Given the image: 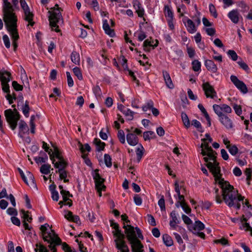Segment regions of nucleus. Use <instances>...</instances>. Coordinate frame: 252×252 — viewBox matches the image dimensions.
<instances>
[{"instance_id":"10","label":"nucleus","mask_w":252,"mask_h":252,"mask_svg":"<svg viewBox=\"0 0 252 252\" xmlns=\"http://www.w3.org/2000/svg\"><path fill=\"white\" fill-rule=\"evenodd\" d=\"M213 110L217 115H225L223 113H230L232 112L231 107L228 105L223 104L221 105L214 104Z\"/></svg>"},{"instance_id":"8","label":"nucleus","mask_w":252,"mask_h":252,"mask_svg":"<svg viewBox=\"0 0 252 252\" xmlns=\"http://www.w3.org/2000/svg\"><path fill=\"white\" fill-rule=\"evenodd\" d=\"M202 140L204 143H202L201 145V148H202L201 154L203 156H207L210 158V160L215 161V158H216L215 156L216 153L209 146V143L206 142L207 139H202Z\"/></svg>"},{"instance_id":"36","label":"nucleus","mask_w":252,"mask_h":252,"mask_svg":"<svg viewBox=\"0 0 252 252\" xmlns=\"http://www.w3.org/2000/svg\"><path fill=\"white\" fill-rule=\"evenodd\" d=\"M42 148L45 150V152L48 153L50 156V159L52 161V163H54L55 159H53V154H51V152H52V149H49V147L48 146L47 143L44 141L42 142Z\"/></svg>"},{"instance_id":"4","label":"nucleus","mask_w":252,"mask_h":252,"mask_svg":"<svg viewBox=\"0 0 252 252\" xmlns=\"http://www.w3.org/2000/svg\"><path fill=\"white\" fill-rule=\"evenodd\" d=\"M2 1L3 20L5 24L17 22V17L11 3L8 0H2Z\"/></svg>"},{"instance_id":"49","label":"nucleus","mask_w":252,"mask_h":252,"mask_svg":"<svg viewBox=\"0 0 252 252\" xmlns=\"http://www.w3.org/2000/svg\"><path fill=\"white\" fill-rule=\"evenodd\" d=\"M104 162L108 167L112 166L111 158L108 154H105L104 156Z\"/></svg>"},{"instance_id":"38","label":"nucleus","mask_w":252,"mask_h":252,"mask_svg":"<svg viewBox=\"0 0 252 252\" xmlns=\"http://www.w3.org/2000/svg\"><path fill=\"white\" fill-rule=\"evenodd\" d=\"M226 148L228 150L229 153L232 155H233V156L236 155L238 152V149L236 147V146L235 145H228L226 146Z\"/></svg>"},{"instance_id":"9","label":"nucleus","mask_w":252,"mask_h":252,"mask_svg":"<svg viewBox=\"0 0 252 252\" xmlns=\"http://www.w3.org/2000/svg\"><path fill=\"white\" fill-rule=\"evenodd\" d=\"M202 88L207 97L212 99L217 97L216 92L209 82L204 83L202 84Z\"/></svg>"},{"instance_id":"60","label":"nucleus","mask_w":252,"mask_h":252,"mask_svg":"<svg viewBox=\"0 0 252 252\" xmlns=\"http://www.w3.org/2000/svg\"><path fill=\"white\" fill-rule=\"evenodd\" d=\"M2 39L3 40V42H4V44L5 47L7 48H10V42L9 38L8 36H7V35L4 34V35H3Z\"/></svg>"},{"instance_id":"15","label":"nucleus","mask_w":252,"mask_h":252,"mask_svg":"<svg viewBox=\"0 0 252 252\" xmlns=\"http://www.w3.org/2000/svg\"><path fill=\"white\" fill-rule=\"evenodd\" d=\"M219 117L220 123L226 128H231L232 127V122L229 117L226 115H217Z\"/></svg>"},{"instance_id":"57","label":"nucleus","mask_w":252,"mask_h":252,"mask_svg":"<svg viewBox=\"0 0 252 252\" xmlns=\"http://www.w3.org/2000/svg\"><path fill=\"white\" fill-rule=\"evenodd\" d=\"M215 193L216 194L215 199L216 202L219 204L221 203L222 202V200L221 199V196L219 194V189H215Z\"/></svg>"},{"instance_id":"17","label":"nucleus","mask_w":252,"mask_h":252,"mask_svg":"<svg viewBox=\"0 0 252 252\" xmlns=\"http://www.w3.org/2000/svg\"><path fill=\"white\" fill-rule=\"evenodd\" d=\"M171 220H170L169 225L173 229H176L177 227V224L180 223V220L177 218L176 213L175 211H172L170 213Z\"/></svg>"},{"instance_id":"20","label":"nucleus","mask_w":252,"mask_h":252,"mask_svg":"<svg viewBox=\"0 0 252 252\" xmlns=\"http://www.w3.org/2000/svg\"><path fill=\"white\" fill-rule=\"evenodd\" d=\"M11 74L5 70H0V80L1 83H8L10 81Z\"/></svg>"},{"instance_id":"26","label":"nucleus","mask_w":252,"mask_h":252,"mask_svg":"<svg viewBox=\"0 0 252 252\" xmlns=\"http://www.w3.org/2000/svg\"><path fill=\"white\" fill-rule=\"evenodd\" d=\"M204 224L201 222L200 220H197L195 221L194 224L192 227L193 231L192 232L194 234L196 233V232L198 231L202 230L204 229Z\"/></svg>"},{"instance_id":"42","label":"nucleus","mask_w":252,"mask_h":252,"mask_svg":"<svg viewBox=\"0 0 252 252\" xmlns=\"http://www.w3.org/2000/svg\"><path fill=\"white\" fill-rule=\"evenodd\" d=\"M155 136V133L152 131H147L143 133V138L145 141L149 140Z\"/></svg>"},{"instance_id":"56","label":"nucleus","mask_w":252,"mask_h":252,"mask_svg":"<svg viewBox=\"0 0 252 252\" xmlns=\"http://www.w3.org/2000/svg\"><path fill=\"white\" fill-rule=\"evenodd\" d=\"M20 212L23 214L22 218L29 222H31L32 220V218L30 217L28 214V212H26L24 210H21Z\"/></svg>"},{"instance_id":"29","label":"nucleus","mask_w":252,"mask_h":252,"mask_svg":"<svg viewBox=\"0 0 252 252\" xmlns=\"http://www.w3.org/2000/svg\"><path fill=\"white\" fill-rule=\"evenodd\" d=\"M94 144L96 145V150L98 152L104 150L105 144L101 142L98 138H94Z\"/></svg>"},{"instance_id":"48","label":"nucleus","mask_w":252,"mask_h":252,"mask_svg":"<svg viewBox=\"0 0 252 252\" xmlns=\"http://www.w3.org/2000/svg\"><path fill=\"white\" fill-rule=\"evenodd\" d=\"M74 74L77 76L80 80L83 79V76L80 69L78 67H75L73 69Z\"/></svg>"},{"instance_id":"22","label":"nucleus","mask_w":252,"mask_h":252,"mask_svg":"<svg viewBox=\"0 0 252 252\" xmlns=\"http://www.w3.org/2000/svg\"><path fill=\"white\" fill-rule=\"evenodd\" d=\"M127 143L131 146H135L138 142V137L133 133H128L126 135Z\"/></svg>"},{"instance_id":"39","label":"nucleus","mask_w":252,"mask_h":252,"mask_svg":"<svg viewBox=\"0 0 252 252\" xmlns=\"http://www.w3.org/2000/svg\"><path fill=\"white\" fill-rule=\"evenodd\" d=\"M20 130L23 133L28 131L29 129L27 124L22 120H21L19 124Z\"/></svg>"},{"instance_id":"7","label":"nucleus","mask_w":252,"mask_h":252,"mask_svg":"<svg viewBox=\"0 0 252 252\" xmlns=\"http://www.w3.org/2000/svg\"><path fill=\"white\" fill-rule=\"evenodd\" d=\"M7 31L9 32L12 39L14 50L16 51L18 47L17 40L19 38V34L17 29V22L5 24Z\"/></svg>"},{"instance_id":"11","label":"nucleus","mask_w":252,"mask_h":252,"mask_svg":"<svg viewBox=\"0 0 252 252\" xmlns=\"http://www.w3.org/2000/svg\"><path fill=\"white\" fill-rule=\"evenodd\" d=\"M230 80L236 87L243 93L246 94L248 92L245 84L243 81L239 80L237 77L232 75L230 76Z\"/></svg>"},{"instance_id":"24","label":"nucleus","mask_w":252,"mask_h":252,"mask_svg":"<svg viewBox=\"0 0 252 252\" xmlns=\"http://www.w3.org/2000/svg\"><path fill=\"white\" fill-rule=\"evenodd\" d=\"M103 29L105 32L110 37H114L115 35L114 31L111 29L107 20H103Z\"/></svg>"},{"instance_id":"62","label":"nucleus","mask_w":252,"mask_h":252,"mask_svg":"<svg viewBox=\"0 0 252 252\" xmlns=\"http://www.w3.org/2000/svg\"><path fill=\"white\" fill-rule=\"evenodd\" d=\"M148 221L152 226H156V222L154 217L150 214L147 215Z\"/></svg>"},{"instance_id":"51","label":"nucleus","mask_w":252,"mask_h":252,"mask_svg":"<svg viewBox=\"0 0 252 252\" xmlns=\"http://www.w3.org/2000/svg\"><path fill=\"white\" fill-rule=\"evenodd\" d=\"M118 137L120 141L122 143H125V135L123 130H119L118 132Z\"/></svg>"},{"instance_id":"16","label":"nucleus","mask_w":252,"mask_h":252,"mask_svg":"<svg viewBox=\"0 0 252 252\" xmlns=\"http://www.w3.org/2000/svg\"><path fill=\"white\" fill-rule=\"evenodd\" d=\"M183 22L185 24L187 31L190 33H193L196 31V28L193 21L188 18H185Z\"/></svg>"},{"instance_id":"63","label":"nucleus","mask_w":252,"mask_h":252,"mask_svg":"<svg viewBox=\"0 0 252 252\" xmlns=\"http://www.w3.org/2000/svg\"><path fill=\"white\" fill-rule=\"evenodd\" d=\"M134 203L136 205H141L142 202V198L138 194H135L133 197Z\"/></svg>"},{"instance_id":"61","label":"nucleus","mask_w":252,"mask_h":252,"mask_svg":"<svg viewBox=\"0 0 252 252\" xmlns=\"http://www.w3.org/2000/svg\"><path fill=\"white\" fill-rule=\"evenodd\" d=\"M209 11L215 18H217L218 14L214 5L212 4H209Z\"/></svg>"},{"instance_id":"30","label":"nucleus","mask_w":252,"mask_h":252,"mask_svg":"<svg viewBox=\"0 0 252 252\" xmlns=\"http://www.w3.org/2000/svg\"><path fill=\"white\" fill-rule=\"evenodd\" d=\"M248 220V219L247 218H243L242 220V222H244L242 224V225L240 227L241 229L244 228L246 231H249L251 232V235L252 236V227L250 226L249 223L247 221Z\"/></svg>"},{"instance_id":"32","label":"nucleus","mask_w":252,"mask_h":252,"mask_svg":"<svg viewBox=\"0 0 252 252\" xmlns=\"http://www.w3.org/2000/svg\"><path fill=\"white\" fill-rule=\"evenodd\" d=\"M162 239L164 244L168 247L171 246L173 244L171 237L168 234L163 235Z\"/></svg>"},{"instance_id":"21","label":"nucleus","mask_w":252,"mask_h":252,"mask_svg":"<svg viewBox=\"0 0 252 252\" xmlns=\"http://www.w3.org/2000/svg\"><path fill=\"white\" fill-rule=\"evenodd\" d=\"M162 75L166 86L169 89H173L174 85L169 73L165 70H163L162 71Z\"/></svg>"},{"instance_id":"5","label":"nucleus","mask_w":252,"mask_h":252,"mask_svg":"<svg viewBox=\"0 0 252 252\" xmlns=\"http://www.w3.org/2000/svg\"><path fill=\"white\" fill-rule=\"evenodd\" d=\"M114 236L116 238L114 240L116 248L119 250H122V252H127L128 247L126 245L124 239L125 235L122 232L120 228L115 229L112 232Z\"/></svg>"},{"instance_id":"43","label":"nucleus","mask_w":252,"mask_h":252,"mask_svg":"<svg viewBox=\"0 0 252 252\" xmlns=\"http://www.w3.org/2000/svg\"><path fill=\"white\" fill-rule=\"evenodd\" d=\"M191 125L195 127L199 132H203V129L202 127L201 123L197 120H193L191 122Z\"/></svg>"},{"instance_id":"27","label":"nucleus","mask_w":252,"mask_h":252,"mask_svg":"<svg viewBox=\"0 0 252 252\" xmlns=\"http://www.w3.org/2000/svg\"><path fill=\"white\" fill-rule=\"evenodd\" d=\"M44 155V157H36L34 158V160L37 163H45L46 161L48 160V156L46 153L43 151H40L39 152V155Z\"/></svg>"},{"instance_id":"50","label":"nucleus","mask_w":252,"mask_h":252,"mask_svg":"<svg viewBox=\"0 0 252 252\" xmlns=\"http://www.w3.org/2000/svg\"><path fill=\"white\" fill-rule=\"evenodd\" d=\"M93 92L96 97H101L102 95L101 91L99 86L97 85L93 89Z\"/></svg>"},{"instance_id":"2","label":"nucleus","mask_w":252,"mask_h":252,"mask_svg":"<svg viewBox=\"0 0 252 252\" xmlns=\"http://www.w3.org/2000/svg\"><path fill=\"white\" fill-rule=\"evenodd\" d=\"M123 228L125 229V233L126 234L127 239L131 245V250L133 252H143L144 248L143 245L140 241L138 239L141 240L144 239L140 229L130 224H126L124 223Z\"/></svg>"},{"instance_id":"44","label":"nucleus","mask_w":252,"mask_h":252,"mask_svg":"<svg viewBox=\"0 0 252 252\" xmlns=\"http://www.w3.org/2000/svg\"><path fill=\"white\" fill-rule=\"evenodd\" d=\"M88 4H90L93 6L94 9L95 11H97L99 10V6L98 3L96 0H85Z\"/></svg>"},{"instance_id":"47","label":"nucleus","mask_w":252,"mask_h":252,"mask_svg":"<svg viewBox=\"0 0 252 252\" xmlns=\"http://www.w3.org/2000/svg\"><path fill=\"white\" fill-rule=\"evenodd\" d=\"M29 181H28V183L29 185H28L29 186L31 187V188H36V185L34 181V178L33 175L32 174L31 176H29L27 177Z\"/></svg>"},{"instance_id":"35","label":"nucleus","mask_w":252,"mask_h":252,"mask_svg":"<svg viewBox=\"0 0 252 252\" xmlns=\"http://www.w3.org/2000/svg\"><path fill=\"white\" fill-rule=\"evenodd\" d=\"M23 113L26 117H29L30 107L29 105V102L26 101L25 104L23 105L21 108Z\"/></svg>"},{"instance_id":"64","label":"nucleus","mask_w":252,"mask_h":252,"mask_svg":"<svg viewBox=\"0 0 252 252\" xmlns=\"http://www.w3.org/2000/svg\"><path fill=\"white\" fill-rule=\"evenodd\" d=\"M62 249L64 252H76L75 251H73L66 243L62 244Z\"/></svg>"},{"instance_id":"31","label":"nucleus","mask_w":252,"mask_h":252,"mask_svg":"<svg viewBox=\"0 0 252 252\" xmlns=\"http://www.w3.org/2000/svg\"><path fill=\"white\" fill-rule=\"evenodd\" d=\"M71 60L73 63L79 65L80 62L79 54L76 51H73L71 55Z\"/></svg>"},{"instance_id":"14","label":"nucleus","mask_w":252,"mask_h":252,"mask_svg":"<svg viewBox=\"0 0 252 252\" xmlns=\"http://www.w3.org/2000/svg\"><path fill=\"white\" fill-rule=\"evenodd\" d=\"M99 170L95 169L93 173V177L94 180L95 188H103L105 189V186L103 185L104 179L101 177L98 173Z\"/></svg>"},{"instance_id":"59","label":"nucleus","mask_w":252,"mask_h":252,"mask_svg":"<svg viewBox=\"0 0 252 252\" xmlns=\"http://www.w3.org/2000/svg\"><path fill=\"white\" fill-rule=\"evenodd\" d=\"M80 149L81 152L84 153L85 151L90 152L91 148L88 144H85L84 145L81 144Z\"/></svg>"},{"instance_id":"58","label":"nucleus","mask_w":252,"mask_h":252,"mask_svg":"<svg viewBox=\"0 0 252 252\" xmlns=\"http://www.w3.org/2000/svg\"><path fill=\"white\" fill-rule=\"evenodd\" d=\"M158 205H159L161 211L165 210V201L163 196H162L161 198L158 200Z\"/></svg>"},{"instance_id":"52","label":"nucleus","mask_w":252,"mask_h":252,"mask_svg":"<svg viewBox=\"0 0 252 252\" xmlns=\"http://www.w3.org/2000/svg\"><path fill=\"white\" fill-rule=\"evenodd\" d=\"M153 106V101L151 100H150L145 105L142 106V110L144 111H147L149 109H151Z\"/></svg>"},{"instance_id":"34","label":"nucleus","mask_w":252,"mask_h":252,"mask_svg":"<svg viewBox=\"0 0 252 252\" xmlns=\"http://www.w3.org/2000/svg\"><path fill=\"white\" fill-rule=\"evenodd\" d=\"M51 165L48 164L42 165L40 169V171L43 174L47 175L50 172Z\"/></svg>"},{"instance_id":"54","label":"nucleus","mask_w":252,"mask_h":252,"mask_svg":"<svg viewBox=\"0 0 252 252\" xmlns=\"http://www.w3.org/2000/svg\"><path fill=\"white\" fill-rule=\"evenodd\" d=\"M227 54L233 61H236L238 59V56L234 50H228L227 51Z\"/></svg>"},{"instance_id":"3","label":"nucleus","mask_w":252,"mask_h":252,"mask_svg":"<svg viewBox=\"0 0 252 252\" xmlns=\"http://www.w3.org/2000/svg\"><path fill=\"white\" fill-rule=\"evenodd\" d=\"M55 7L52 8V11L48 12L50 13L49 17V20L50 22V26L53 30H55L56 32H59L60 31L59 29V25L63 24V19L61 13L60 8L58 7V5L56 4Z\"/></svg>"},{"instance_id":"37","label":"nucleus","mask_w":252,"mask_h":252,"mask_svg":"<svg viewBox=\"0 0 252 252\" xmlns=\"http://www.w3.org/2000/svg\"><path fill=\"white\" fill-rule=\"evenodd\" d=\"M181 117L185 126L188 128L190 126V122L187 115L184 112L182 113Z\"/></svg>"},{"instance_id":"45","label":"nucleus","mask_w":252,"mask_h":252,"mask_svg":"<svg viewBox=\"0 0 252 252\" xmlns=\"http://www.w3.org/2000/svg\"><path fill=\"white\" fill-rule=\"evenodd\" d=\"M143 150L144 148L142 146H141V148H138L136 149V153L137 156V159L138 162L140 161L141 159L142 158V157L143 155Z\"/></svg>"},{"instance_id":"28","label":"nucleus","mask_w":252,"mask_h":252,"mask_svg":"<svg viewBox=\"0 0 252 252\" xmlns=\"http://www.w3.org/2000/svg\"><path fill=\"white\" fill-rule=\"evenodd\" d=\"M54 162H55V161ZM53 164L55 168L62 169L63 170H64V168L67 165V163L64 160L63 158H61V159H59L58 162H54Z\"/></svg>"},{"instance_id":"46","label":"nucleus","mask_w":252,"mask_h":252,"mask_svg":"<svg viewBox=\"0 0 252 252\" xmlns=\"http://www.w3.org/2000/svg\"><path fill=\"white\" fill-rule=\"evenodd\" d=\"M51 154H53V159H55V157H56L58 159H61V158H63V157L61 155L60 151L57 147L55 148L54 151L53 152H51Z\"/></svg>"},{"instance_id":"25","label":"nucleus","mask_w":252,"mask_h":252,"mask_svg":"<svg viewBox=\"0 0 252 252\" xmlns=\"http://www.w3.org/2000/svg\"><path fill=\"white\" fill-rule=\"evenodd\" d=\"M156 43L154 45H153V41H151L149 39L145 40L143 43V47L144 50L146 51H149L150 50V47H153V48H155L158 46V42L157 40L156 41Z\"/></svg>"},{"instance_id":"33","label":"nucleus","mask_w":252,"mask_h":252,"mask_svg":"<svg viewBox=\"0 0 252 252\" xmlns=\"http://www.w3.org/2000/svg\"><path fill=\"white\" fill-rule=\"evenodd\" d=\"M164 14L167 19H173V12L169 6L166 5L164 6Z\"/></svg>"},{"instance_id":"41","label":"nucleus","mask_w":252,"mask_h":252,"mask_svg":"<svg viewBox=\"0 0 252 252\" xmlns=\"http://www.w3.org/2000/svg\"><path fill=\"white\" fill-rule=\"evenodd\" d=\"M123 113L127 117L128 120H132L133 119L134 112L129 109H126L125 110H124Z\"/></svg>"},{"instance_id":"13","label":"nucleus","mask_w":252,"mask_h":252,"mask_svg":"<svg viewBox=\"0 0 252 252\" xmlns=\"http://www.w3.org/2000/svg\"><path fill=\"white\" fill-rule=\"evenodd\" d=\"M227 16L235 24H238L240 20H243V17L237 9H233L229 12Z\"/></svg>"},{"instance_id":"19","label":"nucleus","mask_w":252,"mask_h":252,"mask_svg":"<svg viewBox=\"0 0 252 252\" xmlns=\"http://www.w3.org/2000/svg\"><path fill=\"white\" fill-rule=\"evenodd\" d=\"M132 4L138 16L142 17L144 14V9L142 7L140 2L138 0H134Z\"/></svg>"},{"instance_id":"55","label":"nucleus","mask_w":252,"mask_h":252,"mask_svg":"<svg viewBox=\"0 0 252 252\" xmlns=\"http://www.w3.org/2000/svg\"><path fill=\"white\" fill-rule=\"evenodd\" d=\"M12 86L14 89L16 91H20L23 90V86L20 85L17 82L14 81L12 83Z\"/></svg>"},{"instance_id":"40","label":"nucleus","mask_w":252,"mask_h":252,"mask_svg":"<svg viewBox=\"0 0 252 252\" xmlns=\"http://www.w3.org/2000/svg\"><path fill=\"white\" fill-rule=\"evenodd\" d=\"M192 69L194 71H198L201 69V63L195 60L192 62Z\"/></svg>"},{"instance_id":"23","label":"nucleus","mask_w":252,"mask_h":252,"mask_svg":"<svg viewBox=\"0 0 252 252\" xmlns=\"http://www.w3.org/2000/svg\"><path fill=\"white\" fill-rule=\"evenodd\" d=\"M205 65L207 69L210 71H211L213 73H216L217 71V66L212 60H206L205 62Z\"/></svg>"},{"instance_id":"18","label":"nucleus","mask_w":252,"mask_h":252,"mask_svg":"<svg viewBox=\"0 0 252 252\" xmlns=\"http://www.w3.org/2000/svg\"><path fill=\"white\" fill-rule=\"evenodd\" d=\"M24 20L29 22L28 26H33L34 24V22L32 21L34 16L33 14L30 11V9H25V10H24Z\"/></svg>"},{"instance_id":"6","label":"nucleus","mask_w":252,"mask_h":252,"mask_svg":"<svg viewBox=\"0 0 252 252\" xmlns=\"http://www.w3.org/2000/svg\"><path fill=\"white\" fill-rule=\"evenodd\" d=\"M4 115L11 128L14 130L16 128L17 122L20 119V115L19 112L15 108L14 109L13 111L11 109H7L4 111Z\"/></svg>"},{"instance_id":"1","label":"nucleus","mask_w":252,"mask_h":252,"mask_svg":"<svg viewBox=\"0 0 252 252\" xmlns=\"http://www.w3.org/2000/svg\"><path fill=\"white\" fill-rule=\"evenodd\" d=\"M208 167L211 169L215 179L220 186L222 191V199L225 203L229 207L235 206V201H243L244 197L239 194L238 192L234 190L233 187L230 184L221 178L220 169L218 167V164H212L209 163Z\"/></svg>"},{"instance_id":"12","label":"nucleus","mask_w":252,"mask_h":252,"mask_svg":"<svg viewBox=\"0 0 252 252\" xmlns=\"http://www.w3.org/2000/svg\"><path fill=\"white\" fill-rule=\"evenodd\" d=\"M52 233H49L47 236H44L43 239L44 241L47 243L55 244L56 245H60L62 243L61 239L55 234L53 230H51Z\"/></svg>"},{"instance_id":"53","label":"nucleus","mask_w":252,"mask_h":252,"mask_svg":"<svg viewBox=\"0 0 252 252\" xmlns=\"http://www.w3.org/2000/svg\"><path fill=\"white\" fill-rule=\"evenodd\" d=\"M35 246L36 248L39 247V249L37 248L34 249L35 252H38V251H39V252H49L47 248L43 245L36 244Z\"/></svg>"}]
</instances>
